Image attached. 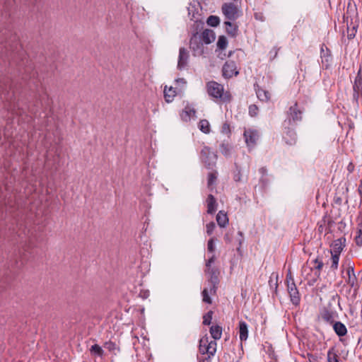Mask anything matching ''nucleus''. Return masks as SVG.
Masks as SVG:
<instances>
[{"instance_id": "nucleus-1", "label": "nucleus", "mask_w": 362, "mask_h": 362, "mask_svg": "<svg viewBox=\"0 0 362 362\" xmlns=\"http://www.w3.org/2000/svg\"><path fill=\"white\" fill-rule=\"evenodd\" d=\"M208 95L216 101L222 103H230L232 99L229 91L225 90L222 84L216 81H211L206 84Z\"/></svg>"}, {"instance_id": "nucleus-2", "label": "nucleus", "mask_w": 362, "mask_h": 362, "mask_svg": "<svg viewBox=\"0 0 362 362\" xmlns=\"http://www.w3.org/2000/svg\"><path fill=\"white\" fill-rule=\"evenodd\" d=\"M302 118L303 111L299 108L298 103L295 102L286 112V119L284 122V125L296 126Z\"/></svg>"}, {"instance_id": "nucleus-3", "label": "nucleus", "mask_w": 362, "mask_h": 362, "mask_svg": "<svg viewBox=\"0 0 362 362\" xmlns=\"http://www.w3.org/2000/svg\"><path fill=\"white\" fill-rule=\"evenodd\" d=\"M200 158L206 168L211 169L216 164V155L212 152L210 148L204 146L200 153Z\"/></svg>"}, {"instance_id": "nucleus-4", "label": "nucleus", "mask_w": 362, "mask_h": 362, "mask_svg": "<svg viewBox=\"0 0 362 362\" xmlns=\"http://www.w3.org/2000/svg\"><path fill=\"white\" fill-rule=\"evenodd\" d=\"M353 90V100L358 103L359 98L362 97V66H360L359 70L355 78Z\"/></svg>"}, {"instance_id": "nucleus-5", "label": "nucleus", "mask_w": 362, "mask_h": 362, "mask_svg": "<svg viewBox=\"0 0 362 362\" xmlns=\"http://www.w3.org/2000/svg\"><path fill=\"white\" fill-rule=\"evenodd\" d=\"M334 223L332 217L326 212L322 216V219L317 223V231L320 234L323 232L328 233L330 231V228Z\"/></svg>"}, {"instance_id": "nucleus-6", "label": "nucleus", "mask_w": 362, "mask_h": 362, "mask_svg": "<svg viewBox=\"0 0 362 362\" xmlns=\"http://www.w3.org/2000/svg\"><path fill=\"white\" fill-rule=\"evenodd\" d=\"M206 272L209 274L210 277L209 280V283L210 285V292L211 293L215 294L216 293V289L218 284L219 283L218 275L219 272L216 268H207Z\"/></svg>"}, {"instance_id": "nucleus-7", "label": "nucleus", "mask_w": 362, "mask_h": 362, "mask_svg": "<svg viewBox=\"0 0 362 362\" xmlns=\"http://www.w3.org/2000/svg\"><path fill=\"white\" fill-rule=\"evenodd\" d=\"M284 130L283 138L288 145H293L296 143L297 135L295 131L296 126L284 125Z\"/></svg>"}, {"instance_id": "nucleus-8", "label": "nucleus", "mask_w": 362, "mask_h": 362, "mask_svg": "<svg viewBox=\"0 0 362 362\" xmlns=\"http://www.w3.org/2000/svg\"><path fill=\"white\" fill-rule=\"evenodd\" d=\"M221 9L226 18L230 21H234L238 17V8L232 3L223 4Z\"/></svg>"}, {"instance_id": "nucleus-9", "label": "nucleus", "mask_w": 362, "mask_h": 362, "mask_svg": "<svg viewBox=\"0 0 362 362\" xmlns=\"http://www.w3.org/2000/svg\"><path fill=\"white\" fill-rule=\"evenodd\" d=\"M238 74L236 64L233 61H228L223 64L222 75L225 78H230Z\"/></svg>"}, {"instance_id": "nucleus-10", "label": "nucleus", "mask_w": 362, "mask_h": 362, "mask_svg": "<svg viewBox=\"0 0 362 362\" xmlns=\"http://www.w3.org/2000/svg\"><path fill=\"white\" fill-rule=\"evenodd\" d=\"M244 138L248 147H254L259 139V133L257 130L248 129L244 132Z\"/></svg>"}, {"instance_id": "nucleus-11", "label": "nucleus", "mask_w": 362, "mask_h": 362, "mask_svg": "<svg viewBox=\"0 0 362 362\" xmlns=\"http://www.w3.org/2000/svg\"><path fill=\"white\" fill-rule=\"evenodd\" d=\"M287 290L292 303L296 305H298L300 300V297L295 282L290 283V281H288Z\"/></svg>"}, {"instance_id": "nucleus-12", "label": "nucleus", "mask_w": 362, "mask_h": 362, "mask_svg": "<svg viewBox=\"0 0 362 362\" xmlns=\"http://www.w3.org/2000/svg\"><path fill=\"white\" fill-rule=\"evenodd\" d=\"M321 317L327 322L334 323L335 320L338 317V314L336 311L331 308V305L329 304L325 307L321 313Z\"/></svg>"}, {"instance_id": "nucleus-13", "label": "nucleus", "mask_w": 362, "mask_h": 362, "mask_svg": "<svg viewBox=\"0 0 362 362\" xmlns=\"http://www.w3.org/2000/svg\"><path fill=\"white\" fill-rule=\"evenodd\" d=\"M189 58V52L185 47H180L179 50V56H178V62H177V69L179 70H182L185 69L187 64Z\"/></svg>"}, {"instance_id": "nucleus-14", "label": "nucleus", "mask_w": 362, "mask_h": 362, "mask_svg": "<svg viewBox=\"0 0 362 362\" xmlns=\"http://www.w3.org/2000/svg\"><path fill=\"white\" fill-rule=\"evenodd\" d=\"M320 57L322 59V64L326 68H329L332 62V55L330 50L325 47V45H322L320 49Z\"/></svg>"}, {"instance_id": "nucleus-15", "label": "nucleus", "mask_w": 362, "mask_h": 362, "mask_svg": "<svg viewBox=\"0 0 362 362\" xmlns=\"http://www.w3.org/2000/svg\"><path fill=\"white\" fill-rule=\"evenodd\" d=\"M203 42L200 37L194 35L189 41L190 48L197 54L203 53Z\"/></svg>"}, {"instance_id": "nucleus-16", "label": "nucleus", "mask_w": 362, "mask_h": 362, "mask_svg": "<svg viewBox=\"0 0 362 362\" xmlns=\"http://www.w3.org/2000/svg\"><path fill=\"white\" fill-rule=\"evenodd\" d=\"M255 91L257 98L263 102H267L271 98V93L267 90L262 88V87L259 86L258 85L255 86Z\"/></svg>"}, {"instance_id": "nucleus-17", "label": "nucleus", "mask_w": 362, "mask_h": 362, "mask_svg": "<svg viewBox=\"0 0 362 362\" xmlns=\"http://www.w3.org/2000/svg\"><path fill=\"white\" fill-rule=\"evenodd\" d=\"M199 37H200L202 41L206 45H209V44L211 43L215 40V34H214V31L211 30H209V29L204 30L202 32L201 36H199Z\"/></svg>"}, {"instance_id": "nucleus-18", "label": "nucleus", "mask_w": 362, "mask_h": 362, "mask_svg": "<svg viewBox=\"0 0 362 362\" xmlns=\"http://www.w3.org/2000/svg\"><path fill=\"white\" fill-rule=\"evenodd\" d=\"M239 337L241 341H245L248 337V327L245 321L239 322Z\"/></svg>"}, {"instance_id": "nucleus-19", "label": "nucleus", "mask_w": 362, "mask_h": 362, "mask_svg": "<svg viewBox=\"0 0 362 362\" xmlns=\"http://www.w3.org/2000/svg\"><path fill=\"white\" fill-rule=\"evenodd\" d=\"M207 213L212 214L216 211V200L212 194H209L206 199Z\"/></svg>"}, {"instance_id": "nucleus-20", "label": "nucleus", "mask_w": 362, "mask_h": 362, "mask_svg": "<svg viewBox=\"0 0 362 362\" xmlns=\"http://www.w3.org/2000/svg\"><path fill=\"white\" fill-rule=\"evenodd\" d=\"M333 329L339 337H344L347 333V329L346 326L341 322H334L333 325Z\"/></svg>"}, {"instance_id": "nucleus-21", "label": "nucleus", "mask_w": 362, "mask_h": 362, "mask_svg": "<svg viewBox=\"0 0 362 362\" xmlns=\"http://www.w3.org/2000/svg\"><path fill=\"white\" fill-rule=\"evenodd\" d=\"M176 95L177 92L175 88L173 87H170L168 88L167 86L165 87L164 98L167 103H171L174 100V98L176 96Z\"/></svg>"}, {"instance_id": "nucleus-22", "label": "nucleus", "mask_w": 362, "mask_h": 362, "mask_svg": "<svg viewBox=\"0 0 362 362\" xmlns=\"http://www.w3.org/2000/svg\"><path fill=\"white\" fill-rule=\"evenodd\" d=\"M313 263L315 264L313 267L310 268V270L315 269V278L313 279V281H316L317 279L320 278V271L322 269L324 264L322 260L319 259L318 258H316L313 260Z\"/></svg>"}, {"instance_id": "nucleus-23", "label": "nucleus", "mask_w": 362, "mask_h": 362, "mask_svg": "<svg viewBox=\"0 0 362 362\" xmlns=\"http://www.w3.org/2000/svg\"><path fill=\"white\" fill-rule=\"evenodd\" d=\"M216 221L220 227H226V225L228 223V218L227 217L226 214L223 211H218V213L216 215Z\"/></svg>"}, {"instance_id": "nucleus-24", "label": "nucleus", "mask_w": 362, "mask_h": 362, "mask_svg": "<svg viewBox=\"0 0 362 362\" xmlns=\"http://www.w3.org/2000/svg\"><path fill=\"white\" fill-rule=\"evenodd\" d=\"M222 327L218 325H212L210 327L209 332L211 335V337L214 340H218L221 339L222 335Z\"/></svg>"}, {"instance_id": "nucleus-25", "label": "nucleus", "mask_w": 362, "mask_h": 362, "mask_svg": "<svg viewBox=\"0 0 362 362\" xmlns=\"http://www.w3.org/2000/svg\"><path fill=\"white\" fill-rule=\"evenodd\" d=\"M206 345L208 346V349H206V351L208 352V357H213L216 352V346L217 344L216 340L209 341V337L207 336V342Z\"/></svg>"}, {"instance_id": "nucleus-26", "label": "nucleus", "mask_w": 362, "mask_h": 362, "mask_svg": "<svg viewBox=\"0 0 362 362\" xmlns=\"http://www.w3.org/2000/svg\"><path fill=\"white\" fill-rule=\"evenodd\" d=\"M343 250L342 243L340 239H337L334 241L332 245L331 254L340 255Z\"/></svg>"}, {"instance_id": "nucleus-27", "label": "nucleus", "mask_w": 362, "mask_h": 362, "mask_svg": "<svg viewBox=\"0 0 362 362\" xmlns=\"http://www.w3.org/2000/svg\"><path fill=\"white\" fill-rule=\"evenodd\" d=\"M225 25H226V33L234 37L237 35V32H238V26L233 23H232L230 21H226L224 23Z\"/></svg>"}, {"instance_id": "nucleus-28", "label": "nucleus", "mask_w": 362, "mask_h": 362, "mask_svg": "<svg viewBox=\"0 0 362 362\" xmlns=\"http://www.w3.org/2000/svg\"><path fill=\"white\" fill-rule=\"evenodd\" d=\"M347 275L348 279L346 280V283L351 287H354L356 284V278L355 276L354 270L353 267H350L347 269Z\"/></svg>"}, {"instance_id": "nucleus-29", "label": "nucleus", "mask_w": 362, "mask_h": 362, "mask_svg": "<svg viewBox=\"0 0 362 362\" xmlns=\"http://www.w3.org/2000/svg\"><path fill=\"white\" fill-rule=\"evenodd\" d=\"M355 243L358 246H362V220L358 223Z\"/></svg>"}, {"instance_id": "nucleus-30", "label": "nucleus", "mask_w": 362, "mask_h": 362, "mask_svg": "<svg viewBox=\"0 0 362 362\" xmlns=\"http://www.w3.org/2000/svg\"><path fill=\"white\" fill-rule=\"evenodd\" d=\"M207 342V335L204 336L199 340V350L202 354H208V352L206 351V349H208V346L206 345Z\"/></svg>"}, {"instance_id": "nucleus-31", "label": "nucleus", "mask_w": 362, "mask_h": 362, "mask_svg": "<svg viewBox=\"0 0 362 362\" xmlns=\"http://www.w3.org/2000/svg\"><path fill=\"white\" fill-rule=\"evenodd\" d=\"M199 129L204 134H209L210 132V124L208 120L202 119L199 123Z\"/></svg>"}, {"instance_id": "nucleus-32", "label": "nucleus", "mask_w": 362, "mask_h": 362, "mask_svg": "<svg viewBox=\"0 0 362 362\" xmlns=\"http://www.w3.org/2000/svg\"><path fill=\"white\" fill-rule=\"evenodd\" d=\"M209 293H211L210 292V286L209 288H205L202 294V300L206 303H208V304H211L212 303V300H211V298H210L209 296Z\"/></svg>"}, {"instance_id": "nucleus-33", "label": "nucleus", "mask_w": 362, "mask_h": 362, "mask_svg": "<svg viewBox=\"0 0 362 362\" xmlns=\"http://www.w3.org/2000/svg\"><path fill=\"white\" fill-rule=\"evenodd\" d=\"M206 23L211 27H216L220 23V19L216 16H210L207 18Z\"/></svg>"}, {"instance_id": "nucleus-34", "label": "nucleus", "mask_w": 362, "mask_h": 362, "mask_svg": "<svg viewBox=\"0 0 362 362\" xmlns=\"http://www.w3.org/2000/svg\"><path fill=\"white\" fill-rule=\"evenodd\" d=\"M228 45V40L226 37L221 35L218 37L217 42V47L220 49H225Z\"/></svg>"}, {"instance_id": "nucleus-35", "label": "nucleus", "mask_w": 362, "mask_h": 362, "mask_svg": "<svg viewBox=\"0 0 362 362\" xmlns=\"http://www.w3.org/2000/svg\"><path fill=\"white\" fill-rule=\"evenodd\" d=\"M328 362H339L337 354L334 351V349H331L327 352Z\"/></svg>"}, {"instance_id": "nucleus-36", "label": "nucleus", "mask_w": 362, "mask_h": 362, "mask_svg": "<svg viewBox=\"0 0 362 362\" xmlns=\"http://www.w3.org/2000/svg\"><path fill=\"white\" fill-rule=\"evenodd\" d=\"M216 179H217V172L216 171L209 173L208 175V182H207L208 187H211L214 185V184L215 183Z\"/></svg>"}, {"instance_id": "nucleus-37", "label": "nucleus", "mask_w": 362, "mask_h": 362, "mask_svg": "<svg viewBox=\"0 0 362 362\" xmlns=\"http://www.w3.org/2000/svg\"><path fill=\"white\" fill-rule=\"evenodd\" d=\"M91 354L102 356L104 354L103 349L98 344H94L90 347V349Z\"/></svg>"}, {"instance_id": "nucleus-38", "label": "nucleus", "mask_w": 362, "mask_h": 362, "mask_svg": "<svg viewBox=\"0 0 362 362\" xmlns=\"http://www.w3.org/2000/svg\"><path fill=\"white\" fill-rule=\"evenodd\" d=\"M213 311H209L206 315L203 317V324L204 325H209L211 323Z\"/></svg>"}, {"instance_id": "nucleus-39", "label": "nucleus", "mask_w": 362, "mask_h": 362, "mask_svg": "<svg viewBox=\"0 0 362 362\" xmlns=\"http://www.w3.org/2000/svg\"><path fill=\"white\" fill-rule=\"evenodd\" d=\"M339 255H332V257H331V261H332L331 268L333 270H335V269H337L338 264H339Z\"/></svg>"}, {"instance_id": "nucleus-40", "label": "nucleus", "mask_w": 362, "mask_h": 362, "mask_svg": "<svg viewBox=\"0 0 362 362\" xmlns=\"http://www.w3.org/2000/svg\"><path fill=\"white\" fill-rule=\"evenodd\" d=\"M104 347L111 352H114L115 350L119 349L116 344L110 341L105 342L104 344Z\"/></svg>"}, {"instance_id": "nucleus-41", "label": "nucleus", "mask_w": 362, "mask_h": 362, "mask_svg": "<svg viewBox=\"0 0 362 362\" xmlns=\"http://www.w3.org/2000/svg\"><path fill=\"white\" fill-rule=\"evenodd\" d=\"M221 132L223 134H225V135L229 136L230 134V124H228L227 122L223 123L222 127H221Z\"/></svg>"}, {"instance_id": "nucleus-42", "label": "nucleus", "mask_w": 362, "mask_h": 362, "mask_svg": "<svg viewBox=\"0 0 362 362\" xmlns=\"http://www.w3.org/2000/svg\"><path fill=\"white\" fill-rule=\"evenodd\" d=\"M258 107L255 105H251L249 107V114L252 117H255L257 115Z\"/></svg>"}, {"instance_id": "nucleus-43", "label": "nucleus", "mask_w": 362, "mask_h": 362, "mask_svg": "<svg viewBox=\"0 0 362 362\" xmlns=\"http://www.w3.org/2000/svg\"><path fill=\"white\" fill-rule=\"evenodd\" d=\"M216 227V225L214 222H210L209 223L206 224V233L208 235H211L214 232V230Z\"/></svg>"}, {"instance_id": "nucleus-44", "label": "nucleus", "mask_w": 362, "mask_h": 362, "mask_svg": "<svg viewBox=\"0 0 362 362\" xmlns=\"http://www.w3.org/2000/svg\"><path fill=\"white\" fill-rule=\"evenodd\" d=\"M207 250L209 252H214V250H215V245H214V240L213 238H211L209 241H208V243H207Z\"/></svg>"}, {"instance_id": "nucleus-45", "label": "nucleus", "mask_w": 362, "mask_h": 362, "mask_svg": "<svg viewBox=\"0 0 362 362\" xmlns=\"http://www.w3.org/2000/svg\"><path fill=\"white\" fill-rule=\"evenodd\" d=\"M274 274H272V276H273ZM277 278H278V276L276 275V281H274L273 280V277L272 276H270V279H269V284L271 287H272L273 286H274L275 287V290L276 291L277 289V287H278V284H277Z\"/></svg>"}, {"instance_id": "nucleus-46", "label": "nucleus", "mask_w": 362, "mask_h": 362, "mask_svg": "<svg viewBox=\"0 0 362 362\" xmlns=\"http://www.w3.org/2000/svg\"><path fill=\"white\" fill-rule=\"evenodd\" d=\"M221 151L223 154L228 156L230 154L229 148H228L227 145L223 144L221 145Z\"/></svg>"}, {"instance_id": "nucleus-47", "label": "nucleus", "mask_w": 362, "mask_h": 362, "mask_svg": "<svg viewBox=\"0 0 362 362\" xmlns=\"http://www.w3.org/2000/svg\"><path fill=\"white\" fill-rule=\"evenodd\" d=\"M241 177H242V175L240 173V170L237 169V170L234 173V176H233L234 180L235 182H240V181H241Z\"/></svg>"}, {"instance_id": "nucleus-48", "label": "nucleus", "mask_w": 362, "mask_h": 362, "mask_svg": "<svg viewBox=\"0 0 362 362\" xmlns=\"http://www.w3.org/2000/svg\"><path fill=\"white\" fill-rule=\"evenodd\" d=\"M215 261V255H212V256L208 259V261L206 263V267L207 268H211V264H213Z\"/></svg>"}, {"instance_id": "nucleus-49", "label": "nucleus", "mask_w": 362, "mask_h": 362, "mask_svg": "<svg viewBox=\"0 0 362 362\" xmlns=\"http://www.w3.org/2000/svg\"><path fill=\"white\" fill-rule=\"evenodd\" d=\"M354 165L352 162H350L349 165H347V170L349 173H351L354 170Z\"/></svg>"}, {"instance_id": "nucleus-50", "label": "nucleus", "mask_w": 362, "mask_h": 362, "mask_svg": "<svg viewBox=\"0 0 362 362\" xmlns=\"http://www.w3.org/2000/svg\"><path fill=\"white\" fill-rule=\"evenodd\" d=\"M356 30L354 28H353L351 33L348 34V38L349 39H353L356 35Z\"/></svg>"}, {"instance_id": "nucleus-51", "label": "nucleus", "mask_w": 362, "mask_h": 362, "mask_svg": "<svg viewBox=\"0 0 362 362\" xmlns=\"http://www.w3.org/2000/svg\"><path fill=\"white\" fill-rule=\"evenodd\" d=\"M278 51H279V49H278V48H276V47H274V48L271 50L270 54H274V55H273V57H272V58H273V59H274V58H275V57H276V55H277V54H278Z\"/></svg>"}, {"instance_id": "nucleus-52", "label": "nucleus", "mask_w": 362, "mask_h": 362, "mask_svg": "<svg viewBox=\"0 0 362 362\" xmlns=\"http://www.w3.org/2000/svg\"><path fill=\"white\" fill-rule=\"evenodd\" d=\"M288 281H290V283L291 282H294V280L291 276V273H288L286 275V282H287V285L288 284Z\"/></svg>"}, {"instance_id": "nucleus-53", "label": "nucleus", "mask_w": 362, "mask_h": 362, "mask_svg": "<svg viewBox=\"0 0 362 362\" xmlns=\"http://www.w3.org/2000/svg\"><path fill=\"white\" fill-rule=\"evenodd\" d=\"M259 172L262 175H264L267 173V169L265 168H261Z\"/></svg>"}, {"instance_id": "nucleus-54", "label": "nucleus", "mask_w": 362, "mask_h": 362, "mask_svg": "<svg viewBox=\"0 0 362 362\" xmlns=\"http://www.w3.org/2000/svg\"><path fill=\"white\" fill-rule=\"evenodd\" d=\"M202 362H211V358H205Z\"/></svg>"}, {"instance_id": "nucleus-55", "label": "nucleus", "mask_w": 362, "mask_h": 362, "mask_svg": "<svg viewBox=\"0 0 362 362\" xmlns=\"http://www.w3.org/2000/svg\"><path fill=\"white\" fill-rule=\"evenodd\" d=\"M238 235H240V236L243 235V233L241 231H238Z\"/></svg>"}]
</instances>
